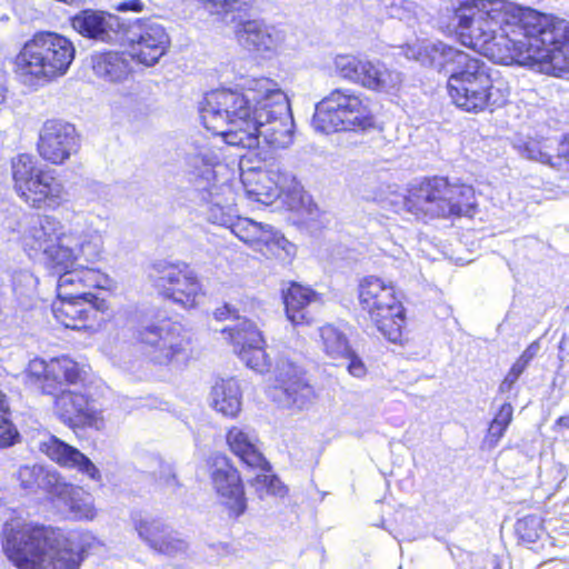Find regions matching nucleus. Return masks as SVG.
<instances>
[{
	"instance_id": "nucleus-36",
	"label": "nucleus",
	"mask_w": 569,
	"mask_h": 569,
	"mask_svg": "<svg viewBox=\"0 0 569 569\" xmlns=\"http://www.w3.org/2000/svg\"><path fill=\"white\" fill-rule=\"evenodd\" d=\"M52 478H61V475L52 469H47L40 465L23 466L19 469V479L24 488H33L39 486L46 489L51 496L53 487Z\"/></svg>"
},
{
	"instance_id": "nucleus-23",
	"label": "nucleus",
	"mask_w": 569,
	"mask_h": 569,
	"mask_svg": "<svg viewBox=\"0 0 569 569\" xmlns=\"http://www.w3.org/2000/svg\"><path fill=\"white\" fill-rule=\"evenodd\" d=\"M159 272L157 287L162 295L184 308H193L200 303L204 296L202 287L187 264H168Z\"/></svg>"
},
{
	"instance_id": "nucleus-33",
	"label": "nucleus",
	"mask_w": 569,
	"mask_h": 569,
	"mask_svg": "<svg viewBox=\"0 0 569 569\" xmlns=\"http://www.w3.org/2000/svg\"><path fill=\"white\" fill-rule=\"evenodd\" d=\"M286 315L288 320L295 325L310 322L307 308L312 303L320 302V296L308 287L292 283L284 293Z\"/></svg>"
},
{
	"instance_id": "nucleus-1",
	"label": "nucleus",
	"mask_w": 569,
	"mask_h": 569,
	"mask_svg": "<svg viewBox=\"0 0 569 569\" xmlns=\"http://www.w3.org/2000/svg\"><path fill=\"white\" fill-rule=\"evenodd\" d=\"M460 43L496 63L569 72V22L507 0H467L453 12Z\"/></svg>"
},
{
	"instance_id": "nucleus-38",
	"label": "nucleus",
	"mask_w": 569,
	"mask_h": 569,
	"mask_svg": "<svg viewBox=\"0 0 569 569\" xmlns=\"http://www.w3.org/2000/svg\"><path fill=\"white\" fill-rule=\"evenodd\" d=\"M368 199L393 211L406 210L409 212L408 192L400 193L397 186H380L373 196H368Z\"/></svg>"
},
{
	"instance_id": "nucleus-27",
	"label": "nucleus",
	"mask_w": 569,
	"mask_h": 569,
	"mask_svg": "<svg viewBox=\"0 0 569 569\" xmlns=\"http://www.w3.org/2000/svg\"><path fill=\"white\" fill-rule=\"evenodd\" d=\"M54 410L67 423L88 426L97 430L104 428V418L81 392L61 390L54 401Z\"/></svg>"
},
{
	"instance_id": "nucleus-3",
	"label": "nucleus",
	"mask_w": 569,
	"mask_h": 569,
	"mask_svg": "<svg viewBox=\"0 0 569 569\" xmlns=\"http://www.w3.org/2000/svg\"><path fill=\"white\" fill-rule=\"evenodd\" d=\"M7 229L11 239L19 242L29 257L42 254L46 266L56 271H64L59 278L62 295L70 296L67 284L109 289L110 278L93 268L69 271L79 259L98 262L104 254V231L94 227L93 222H63L52 214L28 216L21 220L9 221Z\"/></svg>"
},
{
	"instance_id": "nucleus-35",
	"label": "nucleus",
	"mask_w": 569,
	"mask_h": 569,
	"mask_svg": "<svg viewBox=\"0 0 569 569\" xmlns=\"http://www.w3.org/2000/svg\"><path fill=\"white\" fill-rule=\"evenodd\" d=\"M320 346L323 352L332 360L342 359L349 355V343L346 336L331 325L319 329Z\"/></svg>"
},
{
	"instance_id": "nucleus-43",
	"label": "nucleus",
	"mask_w": 569,
	"mask_h": 569,
	"mask_svg": "<svg viewBox=\"0 0 569 569\" xmlns=\"http://www.w3.org/2000/svg\"><path fill=\"white\" fill-rule=\"evenodd\" d=\"M516 530L519 536L529 542L537 540L542 531L541 520L537 516H527L518 520Z\"/></svg>"
},
{
	"instance_id": "nucleus-6",
	"label": "nucleus",
	"mask_w": 569,
	"mask_h": 569,
	"mask_svg": "<svg viewBox=\"0 0 569 569\" xmlns=\"http://www.w3.org/2000/svg\"><path fill=\"white\" fill-rule=\"evenodd\" d=\"M447 88L456 107L473 113L501 108L510 97L508 81L493 78L487 64L479 59L450 73Z\"/></svg>"
},
{
	"instance_id": "nucleus-29",
	"label": "nucleus",
	"mask_w": 569,
	"mask_h": 569,
	"mask_svg": "<svg viewBox=\"0 0 569 569\" xmlns=\"http://www.w3.org/2000/svg\"><path fill=\"white\" fill-rule=\"evenodd\" d=\"M39 449L60 467L74 469L91 480L101 478L99 469L86 455L54 436L40 441Z\"/></svg>"
},
{
	"instance_id": "nucleus-30",
	"label": "nucleus",
	"mask_w": 569,
	"mask_h": 569,
	"mask_svg": "<svg viewBox=\"0 0 569 569\" xmlns=\"http://www.w3.org/2000/svg\"><path fill=\"white\" fill-rule=\"evenodd\" d=\"M120 27L118 17L103 11L84 10L72 18V28L77 32L102 42L113 41Z\"/></svg>"
},
{
	"instance_id": "nucleus-16",
	"label": "nucleus",
	"mask_w": 569,
	"mask_h": 569,
	"mask_svg": "<svg viewBox=\"0 0 569 569\" xmlns=\"http://www.w3.org/2000/svg\"><path fill=\"white\" fill-rule=\"evenodd\" d=\"M455 193H460L468 200L471 192L468 188L451 189L445 178H432L408 188L409 212L419 216L448 217L452 210H459L457 204H450Z\"/></svg>"
},
{
	"instance_id": "nucleus-40",
	"label": "nucleus",
	"mask_w": 569,
	"mask_h": 569,
	"mask_svg": "<svg viewBox=\"0 0 569 569\" xmlns=\"http://www.w3.org/2000/svg\"><path fill=\"white\" fill-rule=\"evenodd\" d=\"M513 408L510 403H503L493 420L491 421L486 441L495 447L503 437L512 420Z\"/></svg>"
},
{
	"instance_id": "nucleus-32",
	"label": "nucleus",
	"mask_w": 569,
	"mask_h": 569,
	"mask_svg": "<svg viewBox=\"0 0 569 569\" xmlns=\"http://www.w3.org/2000/svg\"><path fill=\"white\" fill-rule=\"evenodd\" d=\"M132 58L123 52H98L91 56V67L97 77L108 82H122L132 72Z\"/></svg>"
},
{
	"instance_id": "nucleus-13",
	"label": "nucleus",
	"mask_w": 569,
	"mask_h": 569,
	"mask_svg": "<svg viewBox=\"0 0 569 569\" xmlns=\"http://www.w3.org/2000/svg\"><path fill=\"white\" fill-rule=\"evenodd\" d=\"M139 339L148 358L158 365H186L191 357L190 339L179 323L146 327Z\"/></svg>"
},
{
	"instance_id": "nucleus-14",
	"label": "nucleus",
	"mask_w": 569,
	"mask_h": 569,
	"mask_svg": "<svg viewBox=\"0 0 569 569\" xmlns=\"http://www.w3.org/2000/svg\"><path fill=\"white\" fill-rule=\"evenodd\" d=\"M58 301L52 306V312L58 322L73 330L96 332L103 328L110 311L109 302L96 295H87L72 299L63 296L61 282L57 286Z\"/></svg>"
},
{
	"instance_id": "nucleus-22",
	"label": "nucleus",
	"mask_w": 569,
	"mask_h": 569,
	"mask_svg": "<svg viewBox=\"0 0 569 569\" xmlns=\"http://www.w3.org/2000/svg\"><path fill=\"white\" fill-rule=\"evenodd\" d=\"M276 386L271 392L273 400L283 408H308L313 399V388L305 380L301 370L287 360L278 361L274 370Z\"/></svg>"
},
{
	"instance_id": "nucleus-21",
	"label": "nucleus",
	"mask_w": 569,
	"mask_h": 569,
	"mask_svg": "<svg viewBox=\"0 0 569 569\" xmlns=\"http://www.w3.org/2000/svg\"><path fill=\"white\" fill-rule=\"evenodd\" d=\"M231 232L251 250L264 257L290 256L293 244L270 224L257 222L249 218L237 217L231 224Z\"/></svg>"
},
{
	"instance_id": "nucleus-15",
	"label": "nucleus",
	"mask_w": 569,
	"mask_h": 569,
	"mask_svg": "<svg viewBox=\"0 0 569 569\" xmlns=\"http://www.w3.org/2000/svg\"><path fill=\"white\" fill-rule=\"evenodd\" d=\"M28 383L34 385L47 395H56L67 385L82 380L83 367L68 356L46 360L40 357L31 359L24 371Z\"/></svg>"
},
{
	"instance_id": "nucleus-49",
	"label": "nucleus",
	"mask_w": 569,
	"mask_h": 569,
	"mask_svg": "<svg viewBox=\"0 0 569 569\" xmlns=\"http://www.w3.org/2000/svg\"><path fill=\"white\" fill-rule=\"evenodd\" d=\"M67 291L69 292H72L73 297L72 299H77L78 297H83V296H87V295H93L92 292L90 291H86L83 287H78L76 283L74 284H67L66 287Z\"/></svg>"
},
{
	"instance_id": "nucleus-10",
	"label": "nucleus",
	"mask_w": 569,
	"mask_h": 569,
	"mask_svg": "<svg viewBox=\"0 0 569 569\" xmlns=\"http://www.w3.org/2000/svg\"><path fill=\"white\" fill-rule=\"evenodd\" d=\"M359 301L383 337L393 343L402 341L405 310L391 281L376 276L365 277L359 284Z\"/></svg>"
},
{
	"instance_id": "nucleus-50",
	"label": "nucleus",
	"mask_w": 569,
	"mask_h": 569,
	"mask_svg": "<svg viewBox=\"0 0 569 569\" xmlns=\"http://www.w3.org/2000/svg\"><path fill=\"white\" fill-rule=\"evenodd\" d=\"M8 88L4 72L0 70V104L7 99Z\"/></svg>"
},
{
	"instance_id": "nucleus-25",
	"label": "nucleus",
	"mask_w": 569,
	"mask_h": 569,
	"mask_svg": "<svg viewBox=\"0 0 569 569\" xmlns=\"http://www.w3.org/2000/svg\"><path fill=\"white\" fill-rule=\"evenodd\" d=\"M51 499L69 519L74 521H93L98 517L92 495L82 487L68 482L64 477L52 478Z\"/></svg>"
},
{
	"instance_id": "nucleus-44",
	"label": "nucleus",
	"mask_w": 569,
	"mask_h": 569,
	"mask_svg": "<svg viewBox=\"0 0 569 569\" xmlns=\"http://www.w3.org/2000/svg\"><path fill=\"white\" fill-rule=\"evenodd\" d=\"M39 280L29 270H21L13 277L14 291L20 296L32 297L37 292Z\"/></svg>"
},
{
	"instance_id": "nucleus-5",
	"label": "nucleus",
	"mask_w": 569,
	"mask_h": 569,
	"mask_svg": "<svg viewBox=\"0 0 569 569\" xmlns=\"http://www.w3.org/2000/svg\"><path fill=\"white\" fill-rule=\"evenodd\" d=\"M188 172L207 193L208 219L231 230L236 221L237 170L222 161L219 148L201 146L187 156Z\"/></svg>"
},
{
	"instance_id": "nucleus-45",
	"label": "nucleus",
	"mask_w": 569,
	"mask_h": 569,
	"mask_svg": "<svg viewBox=\"0 0 569 569\" xmlns=\"http://www.w3.org/2000/svg\"><path fill=\"white\" fill-rule=\"evenodd\" d=\"M527 366H525L522 362H520L519 360H517L511 369L509 370V372L507 373L506 378L503 379V381L501 382L500 385V391L502 392H508L511 390L512 386L515 385V382L518 380V378L520 377V375L525 371Z\"/></svg>"
},
{
	"instance_id": "nucleus-24",
	"label": "nucleus",
	"mask_w": 569,
	"mask_h": 569,
	"mask_svg": "<svg viewBox=\"0 0 569 569\" xmlns=\"http://www.w3.org/2000/svg\"><path fill=\"white\" fill-rule=\"evenodd\" d=\"M79 147L76 128L63 121L49 120L40 130L39 154L53 164H62Z\"/></svg>"
},
{
	"instance_id": "nucleus-46",
	"label": "nucleus",
	"mask_w": 569,
	"mask_h": 569,
	"mask_svg": "<svg viewBox=\"0 0 569 569\" xmlns=\"http://www.w3.org/2000/svg\"><path fill=\"white\" fill-rule=\"evenodd\" d=\"M342 359H347L349 361L348 371L351 376L362 378L367 373L365 363L351 351V349H349V355L347 357H342Z\"/></svg>"
},
{
	"instance_id": "nucleus-42",
	"label": "nucleus",
	"mask_w": 569,
	"mask_h": 569,
	"mask_svg": "<svg viewBox=\"0 0 569 569\" xmlns=\"http://www.w3.org/2000/svg\"><path fill=\"white\" fill-rule=\"evenodd\" d=\"M451 189H460V188H468L471 192V196L468 200H465L460 193L452 194V199H450V204H457L459 210H452L448 213L449 216H467L470 214L475 204H476V198H475V190L471 186L465 184V183H450ZM447 199L449 197H446Z\"/></svg>"
},
{
	"instance_id": "nucleus-34",
	"label": "nucleus",
	"mask_w": 569,
	"mask_h": 569,
	"mask_svg": "<svg viewBox=\"0 0 569 569\" xmlns=\"http://www.w3.org/2000/svg\"><path fill=\"white\" fill-rule=\"evenodd\" d=\"M212 408L226 417H236L241 410L242 391L236 379L217 381L211 390Z\"/></svg>"
},
{
	"instance_id": "nucleus-19",
	"label": "nucleus",
	"mask_w": 569,
	"mask_h": 569,
	"mask_svg": "<svg viewBox=\"0 0 569 569\" xmlns=\"http://www.w3.org/2000/svg\"><path fill=\"white\" fill-rule=\"evenodd\" d=\"M237 43L257 56L271 59L279 54L286 41V32L262 19L239 20L233 27Z\"/></svg>"
},
{
	"instance_id": "nucleus-11",
	"label": "nucleus",
	"mask_w": 569,
	"mask_h": 569,
	"mask_svg": "<svg viewBox=\"0 0 569 569\" xmlns=\"http://www.w3.org/2000/svg\"><path fill=\"white\" fill-rule=\"evenodd\" d=\"M240 181L249 198L263 204H271L276 199L284 197L283 202L290 210H298L305 203L302 188L296 178L279 167L243 168L240 164Z\"/></svg>"
},
{
	"instance_id": "nucleus-9",
	"label": "nucleus",
	"mask_w": 569,
	"mask_h": 569,
	"mask_svg": "<svg viewBox=\"0 0 569 569\" xmlns=\"http://www.w3.org/2000/svg\"><path fill=\"white\" fill-rule=\"evenodd\" d=\"M12 179L17 194L31 208L58 210L69 202L62 180L42 170L29 154H19L12 160Z\"/></svg>"
},
{
	"instance_id": "nucleus-41",
	"label": "nucleus",
	"mask_w": 569,
	"mask_h": 569,
	"mask_svg": "<svg viewBox=\"0 0 569 569\" xmlns=\"http://www.w3.org/2000/svg\"><path fill=\"white\" fill-rule=\"evenodd\" d=\"M17 436L18 431L9 418V405L6 395L0 390V446H11Z\"/></svg>"
},
{
	"instance_id": "nucleus-37",
	"label": "nucleus",
	"mask_w": 569,
	"mask_h": 569,
	"mask_svg": "<svg viewBox=\"0 0 569 569\" xmlns=\"http://www.w3.org/2000/svg\"><path fill=\"white\" fill-rule=\"evenodd\" d=\"M556 141L551 139H533L529 138L526 141H518L516 148L521 156L539 161L541 163H551V151L555 149Z\"/></svg>"
},
{
	"instance_id": "nucleus-53",
	"label": "nucleus",
	"mask_w": 569,
	"mask_h": 569,
	"mask_svg": "<svg viewBox=\"0 0 569 569\" xmlns=\"http://www.w3.org/2000/svg\"><path fill=\"white\" fill-rule=\"evenodd\" d=\"M559 152L563 156L567 162H569V138L567 141L560 143Z\"/></svg>"
},
{
	"instance_id": "nucleus-7",
	"label": "nucleus",
	"mask_w": 569,
	"mask_h": 569,
	"mask_svg": "<svg viewBox=\"0 0 569 569\" xmlns=\"http://www.w3.org/2000/svg\"><path fill=\"white\" fill-rule=\"evenodd\" d=\"M76 54L73 43L56 32H38L16 57V72L26 83H46L62 77Z\"/></svg>"
},
{
	"instance_id": "nucleus-28",
	"label": "nucleus",
	"mask_w": 569,
	"mask_h": 569,
	"mask_svg": "<svg viewBox=\"0 0 569 569\" xmlns=\"http://www.w3.org/2000/svg\"><path fill=\"white\" fill-rule=\"evenodd\" d=\"M132 60L144 66H153L166 53L169 46V37L164 28L158 23H146L139 27L138 32H132L130 38Z\"/></svg>"
},
{
	"instance_id": "nucleus-20",
	"label": "nucleus",
	"mask_w": 569,
	"mask_h": 569,
	"mask_svg": "<svg viewBox=\"0 0 569 569\" xmlns=\"http://www.w3.org/2000/svg\"><path fill=\"white\" fill-rule=\"evenodd\" d=\"M212 488L229 513L238 517L247 508L243 485L238 470L224 455H213L208 460Z\"/></svg>"
},
{
	"instance_id": "nucleus-54",
	"label": "nucleus",
	"mask_w": 569,
	"mask_h": 569,
	"mask_svg": "<svg viewBox=\"0 0 569 569\" xmlns=\"http://www.w3.org/2000/svg\"><path fill=\"white\" fill-rule=\"evenodd\" d=\"M558 425L565 428H569V417H561L558 419Z\"/></svg>"
},
{
	"instance_id": "nucleus-51",
	"label": "nucleus",
	"mask_w": 569,
	"mask_h": 569,
	"mask_svg": "<svg viewBox=\"0 0 569 569\" xmlns=\"http://www.w3.org/2000/svg\"><path fill=\"white\" fill-rule=\"evenodd\" d=\"M390 16L393 18H397L399 20H403L408 18L407 10L403 9L401 6L393 4L391 7Z\"/></svg>"
},
{
	"instance_id": "nucleus-47",
	"label": "nucleus",
	"mask_w": 569,
	"mask_h": 569,
	"mask_svg": "<svg viewBox=\"0 0 569 569\" xmlns=\"http://www.w3.org/2000/svg\"><path fill=\"white\" fill-rule=\"evenodd\" d=\"M539 350V345L538 343H531L523 352L522 355L519 357V361L522 362L525 366H528V363L530 362V360L536 356V353L538 352Z\"/></svg>"
},
{
	"instance_id": "nucleus-2",
	"label": "nucleus",
	"mask_w": 569,
	"mask_h": 569,
	"mask_svg": "<svg viewBox=\"0 0 569 569\" xmlns=\"http://www.w3.org/2000/svg\"><path fill=\"white\" fill-rule=\"evenodd\" d=\"M240 92L219 88L208 92L200 108L204 128L227 144L247 149L261 141L276 148L293 142L290 102L280 83L269 77L240 78Z\"/></svg>"
},
{
	"instance_id": "nucleus-31",
	"label": "nucleus",
	"mask_w": 569,
	"mask_h": 569,
	"mask_svg": "<svg viewBox=\"0 0 569 569\" xmlns=\"http://www.w3.org/2000/svg\"><path fill=\"white\" fill-rule=\"evenodd\" d=\"M229 449L249 467L267 470L269 467L258 446V437L247 427L234 426L226 436Z\"/></svg>"
},
{
	"instance_id": "nucleus-12",
	"label": "nucleus",
	"mask_w": 569,
	"mask_h": 569,
	"mask_svg": "<svg viewBox=\"0 0 569 569\" xmlns=\"http://www.w3.org/2000/svg\"><path fill=\"white\" fill-rule=\"evenodd\" d=\"M333 67L342 79L375 92L395 93L403 82L402 72L388 67L380 60L338 54L333 59Z\"/></svg>"
},
{
	"instance_id": "nucleus-17",
	"label": "nucleus",
	"mask_w": 569,
	"mask_h": 569,
	"mask_svg": "<svg viewBox=\"0 0 569 569\" xmlns=\"http://www.w3.org/2000/svg\"><path fill=\"white\" fill-rule=\"evenodd\" d=\"M221 332L248 368L258 373L270 370L271 358L266 351V340L253 322L236 317V323L227 326Z\"/></svg>"
},
{
	"instance_id": "nucleus-4",
	"label": "nucleus",
	"mask_w": 569,
	"mask_h": 569,
	"mask_svg": "<svg viewBox=\"0 0 569 569\" xmlns=\"http://www.w3.org/2000/svg\"><path fill=\"white\" fill-rule=\"evenodd\" d=\"M2 550L18 569H80L97 538L90 531H66L23 519L3 523Z\"/></svg>"
},
{
	"instance_id": "nucleus-26",
	"label": "nucleus",
	"mask_w": 569,
	"mask_h": 569,
	"mask_svg": "<svg viewBox=\"0 0 569 569\" xmlns=\"http://www.w3.org/2000/svg\"><path fill=\"white\" fill-rule=\"evenodd\" d=\"M139 538L153 551L177 556L187 551L189 543L181 533L164 521L152 517H139L133 522Z\"/></svg>"
},
{
	"instance_id": "nucleus-18",
	"label": "nucleus",
	"mask_w": 569,
	"mask_h": 569,
	"mask_svg": "<svg viewBox=\"0 0 569 569\" xmlns=\"http://www.w3.org/2000/svg\"><path fill=\"white\" fill-rule=\"evenodd\" d=\"M401 52L409 59L420 63L422 67H429L437 71L453 72L463 69L476 58L468 53L447 44L440 40H415L401 47Z\"/></svg>"
},
{
	"instance_id": "nucleus-52",
	"label": "nucleus",
	"mask_w": 569,
	"mask_h": 569,
	"mask_svg": "<svg viewBox=\"0 0 569 569\" xmlns=\"http://www.w3.org/2000/svg\"><path fill=\"white\" fill-rule=\"evenodd\" d=\"M232 310L228 306H223L222 308H218L214 311V318L217 320H224L231 317Z\"/></svg>"
},
{
	"instance_id": "nucleus-48",
	"label": "nucleus",
	"mask_w": 569,
	"mask_h": 569,
	"mask_svg": "<svg viewBox=\"0 0 569 569\" xmlns=\"http://www.w3.org/2000/svg\"><path fill=\"white\" fill-rule=\"evenodd\" d=\"M119 10H122V11H129V10H132V11H141L142 8H143V4L141 1L139 0H133V1H126V2H122L119 4Z\"/></svg>"
},
{
	"instance_id": "nucleus-8",
	"label": "nucleus",
	"mask_w": 569,
	"mask_h": 569,
	"mask_svg": "<svg viewBox=\"0 0 569 569\" xmlns=\"http://www.w3.org/2000/svg\"><path fill=\"white\" fill-rule=\"evenodd\" d=\"M375 126L369 99L349 89H337L316 104L312 127L321 133L366 131Z\"/></svg>"
},
{
	"instance_id": "nucleus-39",
	"label": "nucleus",
	"mask_w": 569,
	"mask_h": 569,
	"mask_svg": "<svg viewBox=\"0 0 569 569\" xmlns=\"http://www.w3.org/2000/svg\"><path fill=\"white\" fill-rule=\"evenodd\" d=\"M252 486L260 499L269 497L283 498L288 489L281 480L273 475L260 473L253 479Z\"/></svg>"
}]
</instances>
